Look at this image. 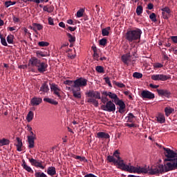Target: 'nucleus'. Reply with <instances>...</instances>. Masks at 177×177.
<instances>
[{"label": "nucleus", "mask_w": 177, "mask_h": 177, "mask_svg": "<svg viewBox=\"0 0 177 177\" xmlns=\"http://www.w3.org/2000/svg\"><path fill=\"white\" fill-rule=\"evenodd\" d=\"M66 35L70 42L75 41L76 38L75 37H73V35H71V33H66Z\"/></svg>", "instance_id": "nucleus-39"}, {"label": "nucleus", "mask_w": 177, "mask_h": 177, "mask_svg": "<svg viewBox=\"0 0 177 177\" xmlns=\"http://www.w3.org/2000/svg\"><path fill=\"white\" fill-rule=\"evenodd\" d=\"M125 125L127 127H135V124H133V122H132V123H130V124L127 123V124H125Z\"/></svg>", "instance_id": "nucleus-60"}, {"label": "nucleus", "mask_w": 177, "mask_h": 177, "mask_svg": "<svg viewBox=\"0 0 177 177\" xmlns=\"http://www.w3.org/2000/svg\"><path fill=\"white\" fill-rule=\"evenodd\" d=\"M84 12V8H80V10H77V17H83Z\"/></svg>", "instance_id": "nucleus-36"}, {"label": "nucleus", "mask_w": 177, "mask_h": 177, "mask_svg": "<svg viewBox=\"0 0 177 177\" xmlns=\"http://www.w3.org/2000/svg\"><path fill=\"white\" fill-rule=\"evenodd\" d=\"M158 94L159 95H165L166 97H169L171 92L170 91H167V88H158Z\"/></svg>", "instance_id": "nucleus-16"}, {"label": "nucleus", "mask_w": 177, "mask_h": 177, "mask_svg": "<svg viewBox=\"0 0 177 177\" xmlns=\"http://www.w3.org/2000/svg\"><path fill=\"white\" fill-rule=\"evenodd\" d=\"M106 84H108V85L109 86V87H112V84L110 80V78L109 77H106L104 78Z\"/></svg>", "instance_id": "nucleus-47"}, {"label": "nucleus", "mask_w": 177, "mask_h": 177, "mask_svg": "<svg viewBox=\"0 0 177 177\" xmlns=\"http://www.w3.org/2000/svg\"><path fill=\"white\" fill-rule=\"evenodd\" d=\"M48 22L50 26H55V21L53 17H48Z\"/></svg>", "instance_id": "nucleus-45"}, {"label": "nucleus", "mask_w": 177, "mask_h": 177, "mask_svg": "<svg viewBox=\"0 0 177 177\" xmlns=\"http://www.w3.org/2000/svg\"><path fill=\"white\" fill-rule=\"evenodd\" d=\"M86 85H88V80L86 78L80 77V78H77L76 80H75V91H73L75 97L81 99V87H86Z\"/></svg>", "instance_id": "nucleus-5"}, {"label": "nucleus", "mask_w": 177, "mask_h": 177, "mask_svg": "<svg viewBox=\"0 0 177 177\" xmlns=\"http://www.w3.org/2000/svg\"><path fill=\"white\" fill-rule=\"evenodd\" d=\"M149 87L151 88H156L157 92H158V87H160V85H154L153 84H149Z\"/></svg>", "instance_id": "nucleus-51"}, {"label": "nucleus", "mask_w": 177, "mask_h": 177, "mask_svg": "<svg viewBox=\"0 0 177 177\" xmlns=\"http://www.w3.org/2000/svg\"><path fill=\"white\" fill-rule=\"evenodd\" d=\"M29 162H30L31 165L33 167H37V168H41V169H44L45 167L42 165L41 162H39L38 160L34 158H28Z\"/></svg>", "instance_id": "nucleus-13"}, {"label": "nucleus", "mask_w": 177, "mask_h": 177, "mask_svg": "<svg viewBox=\"0 0 177 177\" xmlns=\"http://www.w3.org/2000/svg\"><path fill=\"white\" fill-rule=\"evenodd\" d=\"M151 80H155V81L165 82L166 80H171V75H163V74L151 75Z\"/></svg>", "instance_id": "nucleus-9"}, {"label": "nucleus", "mask_w": 177, "mask_h": 177, "mask_svg": "<svg viewBox=\"0 0 177 177\" xmlns=\"http://www.w3.org/2000/svg\"><path fill=\"white\" fill-rule=\"evenodd\" d=\"M141 97H142V99H154L155 94L150 91H142Z\"/></svg>", "instance_id": "nucleus-11"}, {"label": "nucleus", "mask_w": 177, "mask_h": 177, "mask_svg": "<svg viewBox=\"0 0 177 177\" xmlns=\"http://www.w3.org/2000/svg\"><path fill=\"white\" fill-rule=\"evenodd\" d=\"M173 111H174V108H168V107L165 108V112L166 116H169V115H171V113H173Z\"/></svg>", "instance_id": "nucleus-32"}, {"label": "nucleus", "mask_w": 177, "mask_h": 177, "mask_svg": "<svg viewBox=\"0 0 177 177\" xmlns=\"http://www.w3.org/2000/svg\"><path fill=\"white\" fill-rule=\"evenodd\" d=\"M128 177H140V176H136L135 174H129Z\"/></svg>", "instance_id": "nucleus-64"}, {"label": "nucleus", "mask_w": 177, "mask_h": 177, "mask_svg": "<svg viewBox=\"0 0 177 177\" xmlns=\"http://www.w3.org/2000/svg\"><path fill=\"white\" fill-rule=\"evenodd\" d=\"M103 94L104 95H109L111 99H114L116 104L119 106V113H124L126 108L125 102L122 100H120L117 94H115L114 92H107V91H103Z\"/></svg>", "instance_id": "nucleus-6"}, {"label": "nucleus", "mask_w": 177, "mask_h": 177, "mask_svg": "<svg viewBox=\"0 0 177 177\" xmlns=\"http://www.w3.org/2000/svg\"><path fill=\"white\" fill-rule=\"evenodd\" d=\"M33 118H34V112L30 111L28 113V115L26 116V120L28 121V122H31Z\"/></svg>", "instance_id": "nucleus-27"}, {"label": "nucleus", "mask_w": 177, "mask_h": 177, "mask_svg": "<svg viewBox=\"0 0 177 177\" xmlns=\"http://www.w3.org/2000/svg\"><path fill=\"white\" fill-rule=\"evenodd\" d=\"M95 48H96L95 45H93L92 48L93 50V57H95Z\"/></svg>", "instance_id": "nucleus-62"}, {"label": "nucleus", "mask_w": 177, "mask_h": 177, "mask_svg": "<svg viewBox=\"0 0 177 177\" xmlns=\"http://www.w3.org/2000/svg\"><path fill=\"white\" fill-rule=\"evenodd\" d=\"M99 56H100V55H99L98 52H97V47H95V57H94V58H95V59H98Z\"/></svg>", "instance_id": "nucleus-54"}, {"label": "nucleus", "mask_w": 177, "mask_h": 177, "mask_svg": "<svg viewBox=\"0 0 177 177\" xmlns=\"http://www.w3.org/2000/svg\"><path fill=\"white\" fill-rule=\"evenodd\" d=\"M45 101L46 102H50V104H54V105L58 104V101H56L55 100H52L51 97H45Z\"/></svg>", "instance_id": "nucleus-31"}, {"label": "nucleus", "mask_w": 177, "mask_h": 177, "mask_svg": "<svg viewBox=\"0 0 177 177\" xmlns=\"http://www.w3.org/2000/svg\"><path fill=\"white\" fill-rule=\"evenodd\" d=\"M55 7H53V5H46L45 6V11L46 12H53Z\"/></svg>", "instance_id": "nucleus-33"}, {"label": "nucleus", "mask_w": 177, "mask_h": 177, "mask_svg": "<svg viewBox=\"0 0 177 177\" xmlns=\"http://www.w3.org/2000/svg\"><path fill=\"white\" fill-rule=\"evenodd\" d=\"M142 32L140 28H136V30H129L125 34V38L128 41H134L135 39H140Z\"/></svg>", "instance_id": "nucleus-7"}, {"label": "nucleus", "mask_w": 177, "mask_h": 177, "mask_svg": "<svg viewBox=\"0 0 177 177\" xmlns=\"http://www.w3.org/2000/svg\"><path fill=\"white\" fill-rule=\"evenodd\" d=\"M131 54H123V55H122L121 59L122 61L123 62H124V64H129V62H131Z\"/></svg>", "instance_id": "nucleus-19"}, {"label": "nucleus", "mask_w": 177, "mask_h": 177, "mask_svg": "<svg viewBox=\"0 0 177 177\" xmlns=\"http://www.w3.org/2000/svg\"><path fill=\"white\" fill-rule=\"evenodd\" d=\"M38 45L39 46H45V41H39Z\"/></svg>", "instance_id": "nucleus-61"}, {"label": "nucleus", "mask_w": 177, "mask_h": 177, "mask_svg": "<svg viewBox=\"0 0 177 177\" xmlns=\"http://www.w3.org/2000/svg\"><path fill=\"white\" fill-rule=\"evenodd\" d=\"M59 26H60L61 28H66V24L65 23H64L63 21H60V23H59Z\"/></svg>", "instance_id": "nucleus-56"}, {"label": "nucleus", "mask_w": 177, "mask_h": 177, "mask_svg": "<svg viewBox=\"0 0 177 177\" xmlns=\"http://www.w3.org/2000/svg\"><path fill=\"white\" fill-rule=\"evenodd\" d=\"M47 174H49V176H55L56 174V167H53V166L48 167Z\"/></svg>", "instance_id": "nucleus-25"}, {"label": "nucleus", "mask_w": 177, "mask_h": 177, "mask_svg": "<svg viewBox=\"0 0 177 177\" xmlns=\"http://www.w3.org/2000/svg\"><path fill=\"white\" fill-rule=\"evenodd\" d=\"M75 158L77 160H80L81 162H88L87 158L86 157H81L80 155H76Z\"/></svg>", "instance_id": "nucleus-42"}, {"label": "nucleus", "mask_w": 177, "mask_h": 177, "mask_svg": "<svg viewBox=\"0 0 177 177\" xmlns=\"http://www.w3.org/2000/svg\"><path fill=\"white\" fill-rule=\"evenodd\" d=\"M138 169L137 174H160L165 171V167L163 164H157L156 165H153L151 169L149 167H136Z\"/></svg>", "instance_id": "nucleus-4"}, {"label": "nucleus", "mask_w": 177, "mask_h": 177, "mask_svg": "<svg viewBox=\"0 0 177 177\" xmlns=\"http://www.w3.org/2000/svg\"><path fill=\"white\" fill-rule=\"evenodd\" d=\"M115 85H117L118 87L123 88L125 87V84L121 83V82H115Z\"/></svg>", "instance_id": "nucleus-50"}, {"label": "nucleus", "mask_w": 177, "mask_h": 177, "mask_svg": "<svg viewBox=\"0 0 177 177\" xmlns=\"http://www.w3.org/2000/svg\"><path fill=\"white\" fill-rule=\"evenodd\" d=\"M101 97L100 92L99 91H88V92H86V95L88 96L87 102H92V104L95 106V107H98L99 102L97 99H101V102H103L102 106H106L107 104L108 97L107 95L103 94Z\"/></svg>", "instance_id": "nucleus-3"}, {"label": "nucleus", "mask_w": 177, "mask_h": 177, "mask_svg": "<svg viewBox=\"0 0 177 177\" xmlns=\"http://www.w3.org/2000/svg\"><path fill=\"white\" fill-rule=\"evenodd\" d=\"M172 41L174 42V44H177V36L176 37H171Z\"/></svg>", "instance_id": "nucleus-58"}, {"label": "nucleus", "mask_w": 177, "mask_h": 177, "mask_svg": "<svg viewBox=\"0 0 177 177\" xmlns=\"http://www.w3.org/2000/svg\"><path fill=\"white\" fill-rule=\"evenodd\" d=\"M29 64H30L32 67H37L39 73H44L45 71V63L41 62V60L35 57H32L29 60Z\"/></svg>", "instance_id": "nucleus-8"}, {"label": "nucleus", "mask_w": 177, "mask_h": 177, "mask_svg": "<svg viewBox=\"0 0 177 177\" xmlns=\"http://www.w3.org/2000/svg\"><path fill=\"white\" fill-rule=\"evenodd\" d=\"M136 118L135 117V115H133V113H129L127 115V117H126V120H127V122H128L129 124V122H134V119Z\"/></svg>", "instance_id": "nucleus-26"}, {"label": "nucleus", "mask_w": 177, "mask_h": 177, "mask_svg": "<svg viewBox=\"0 0 177 177\" xmlns=\"http://www.w3.org/2000/svg\"><path fill=\"white\" fill-rule=\"evenodd\" d=\"M50 89L53 92V94L55 95H57V97L61 98L62 95L60 94L61 88L57 85L56 84H51L50 85Z\"/></svg>", "instance_id": "nucleus-12"}, {"label": "nucleus", "mask_w": 177, "mask_h": 177, "mask_svg": "<svg viewBox=\"0 0 177 177\" xmlns=\"http://www.w3.org/2000/svg\"><path fill=\"white\" fill-rule=\"evenodd\" d=\"M84 177H97V176H95V174H85Z\"/></svg>", "instance_id": "nucleus-57"}, {"label": "nucleus", "mask_w": 177, "mask_h": 177, "mask_svg": "<svg viewBox=\"0 0 177 177\" xmlns=\"http://www.w3.org/2000/svg\"><path fill=\"white\" fill-rule=\"evenodd\" d=\"M29 28H30V30H33L35 32H37V30L39 31L42 30V28H44V26H42L41 24L33 23L32 24V26H29Z\"/></svg>", "instance_id": "nucleus-20"}, {"label": "nucleus", "mask_w": 177, "mask_h": 177, "mask_svg": "<svg viewBox=\"0 0 177 177\" xmlns=\"http://www.w3.org/2000/svg\"><path fill=\"white\" fill-rule=\"evenodd\" d=\"M36 56L39 59H41V57H45V51L38 50L36 51Z\"/></svg>", "instance_id": "nucleus-30"}, {"label": "nucleus", "mask_w": 177, "mask_h": 177, "mask_svg": "<svg viewBox=\"0 0 177 177\" xmlns=\"http://www.w3.org/2000/svg\"><path fill=\"white\" fill-rule=\"evenodd\" d=\"M101 109L104 110V111H115L116 106L115 102L113 101L106 102V104L105 106H101Z\"/></svg>", "instance_id": "nucleus-10"}, {"label": "nucleus", "mask_w": 177, "mask_h": 177, "mask_svg": "<svg viewBox=\"0 0 177 177\" xmlns=\"http://www.w3.org/2000/svg\"><path fill=\"white\" fill-rule=\"evenodd\" d=\"M16 140L17 142V143L15 145V146H17V151H21V147H23V142L19 137H17Z\"/></svg>", "instance_id": "nucleus-24"}, {"label": "nucleus", "mask_w": 177, "mask_h": 177, "mask_svg": "<svg viewBox=\"0 0 177 177\" xmlns=\"http://www.w3.org/2000/svg\"><path fill=\"white\" fill-rule=\"evenodd\" d=\"M64 84L65 85L71 86V91L75 97L74 91H75V80H64Z\"/></svg>", "instance_id": "nucleus-17"}, {"label": "nucleus", "mask_w": 177, "mask_h": 177, "mask_svg": "<svg viewBox=\"0 0 177 177\" xmlns=\"http://www.w3.org/2000/svg\"><path fill=\"white\" fill-rule=\"evenodd\" d=\"M67 23L68 24H73L74 21L73 19H68Z\"/></svg>", "instance_id": "nucleus-63"}, {"label": "nucleus", "mask_w": 177, "mask_h": 177, "mask_svg": "<svg viewBox=\"0 0 177 177\" xmlns=\"http://www.w3.org/2000/svg\"><path fill=\"white\" fill-rule=\"evenodd\" d=\"M22 162L21 167L24 168V169H25V171H27V172H31L32 174L34 172L32 169H31L30 166L27 165L26 160H22Z\"/></svg>", "instance_id": "nucleus-22"}, {"label": "nucleus", "mask_w": 177, "mask_h": 177, "mask_svg": "<svg viewBox=\"0 0 177 177\" xmlns=\"http://www.w3.org/2000/svg\"><path fill=\"white\" fill-rule=\"evenodd\" d=\"M97 138L100 139H109L110 134L107 133V132H97Z\"/></svg>", "instance_id": "nucleus-21"}, {"label": "nucleus", "mask_w": 177, "mask_h": 177, "mask_svg": "<svg viewBox=\"0 0 177 177\" xmlns=\"http://www.w3.org/2000/svg\"><path fill=\"white\" fill-rule=\"evenodd\" d=\"M153 68H163V64L162 62H154Z\"/></svg>", "instance_id": "nucleus-44"}, {"label": "nucleus", "mask_w": 177, "mask_h": 177, "mask_svg": "<svg viewBox=\"0 0 177 177\" xmlns=\"http://www.w3.org/2000/svg\"><path fill=\"white\" fill-rule=\"evenodd\" d=\"M156 118L158 122H159V124H165V122H166V118L163 113H159Z\"/></svg>", "instance_id": "nucleus-23"}, {"label": "nucleus", "mask_w": 177, "mask_h": 177, "mask_svg": "<svg viewBox=\"0 0 177 177\" xmlns=\"http://www.w3.org/2000/svg\"><path fill=\"white\" fill-rule=\"evenodd\" d=\"M39 92L40 95H45V83L42 84V86H41Z\"/></svg>", "instance_id": "nucleus-43"}, {"label": "nucleus", "mask_w": 177, "mask_h": 177, "mask_svg": "<svg viewBox=\"0 0 177 177\" xmlns=\"http://www.w3.org/2000/svg\"><path fill=\"white\" fill-rule=\"evenodd\" d=\"M107 44V39L106 38H102L100 40V45H106Z\"/></svg>", "instance_id": "nucleus-46"}, {"label": "nucleus", "mask_w": 177, "mask_h": 177, "mask_svg": "<svg viewBox=\"0 0 177 177\" xmlns=\"http://www.w3.org/2000/svg\"><path fill=\"white\" fill-rule=\"evenodd\" d=\"M133 77H134V78H142L143 77V75L142 73H139V72L138 71H135L133 74Z\"/></svg>", "instance_id": "nucleus-41"}, {"label": "nucleus", "mask_w": 177, "mask_h": 177, "mask_svg": "<svg viewBox=\"0 0 177 177\" xmlns=\"http://www.w3.org/2000/svg\"><path fill=\"white\" fill-rule=\"evenodd\" d=\"M164 153L166 157L165 158V162H167L165 166V170L174 171V169H177V152L171 150V148H164Z\"/></svg>", "instance_id": "nucleus-2"}, {"label": "nucleus", "mask_w": 177, "mask_h": 177, "mask_svg": "<svg viewBox=\"0 0 177 177\" xmlns=\"http://www.w3.org/2000/svg\"><path fill=\"white\" fill-rule=\"evenodd\" d=\"M10 143V141L8 139L3 138L0 140V147L8 146Z\"/></svg>", "instance_id": "nucleus-29"}, {"label": "nucleus", "mask_w": 177, "mask_h": 177, "mask_svg": "<svg viewBox=\"0 0 177 177\" xmlns=\"http://www.w3.org/2000/svg\"><path fill=\"white\" fill-rule=\"evenodd\" d=\"M161 10L163 19H169L171 12V8L169 7H163V8H161Z\"/></svg>", "instance_id": "nucleus-15"}, {"label": "nucleus", "mask_w": 177, "mask_h": 177, "mask_svg": "<svg viewBox=\"0 0 177 177\" xmlns=\"http://www.w3.org/2000/svg\"><path fill=\"white\" fill-rule=\"evenodd\" d=\"M95 69L98 73H104V71L103 66H96Z\"/></svg>", "instance_id": "nucleus-49"}, {"label": "nucleus", "mask_w": 177, "mask_h": 177, "mask_svg": "<svg viewBox=\"0 0 177 177\" xmlns=\"http://www.w3.org/2000/svg\"><path fill=\"white\" fill-rule=\"evenodd\" d=\"M12 20L14 23H19V21H20V19L16 17L15 16H13Z\"/></svg>", "instance_id": "nucleus-53"}, {"label": "nucleus", "mask_w": 177, "mask_h": 177, "mask_svg": "<svg viewBox=\"0 0 177 177\" xmlns=\"http://www.w3.org/2000/svg\"><path fill=\"white\" fill-rule=\"evenodd\" d=\"M154 5L153 3H148L147 8H149V10H151L152 8H153Z\"/></svg>", "instance_id": "nucleus-55"}, {"label": "nucleus", "mask_w": 177, "mask_h": 177, "mask_svg": "<svg viewBox=\"0 0 177 177\" xmlns=\"http://www.w3.org/2000/svg\"><path fill=\"white\" fill-rule=\"evenodd\" d=\"M1 44L3 46H8V43L6 42V39L2 37V35H0Z\"/></svg>", "instance_id": "nucleus-38"}, {"label": "nucleus", "mask_w": 177, "mask_h": 177, "mask_svg": "<svg viewBox=\"0 0 177 177\" xmlns=\"http://www.w3.org/2000/svg\"><path fill=\"white\" fill-rule=\"evenodd\" d=\"M111 27L108 26L107 28H103L102 33L103 37H108L109 35Z\"/></svg>", "instance_id": "nucleus-28"}, {"label": "nucleus", "mask_w": 177, "mask_h": 177, "mask_svg": "<svg viewBox=\"0 0 177 177\" xmlns=\"http://www.w3.org/2000/svg\"><path fill=\"white\" fill-rule=\"evenodd\" d=\"M142 12H143V7L142 6V5H138L136 8L137 15H140L141 14H142Z\"/></svg>", "instance_id": "nucleus-34"}, {"label": "nucleus", "mask_w": 177, "mask_h": 177, "mask_svg": "<svg viewBox=\"0 0 177 177\" xmlns=\"http://www.w3.org/2000/svg\"><path fill=\"white\" fill-rule=\"evenodd\" d=\"M149 19H151V21L153 22H157V15L155 14V12H152L149 15Z\"/></svg>", "instance_id": "nucleus-35"}, {"label": "nucleus", "mask_w": 177, "mask_h": 177, "mask_svg": "<svg viewBox=\"0 0 177 177\" xmlns=\"http://www.w3.org/2000/svg\"><path fill=\"white\" fill-rule=\"evenodd\" d=\"M35 177H45V174L44 172H36L35 174Z\"/></svg>", "instance_id": "nucleus-48"}, {"label": "nucleus", "mask_w": 177, "mask_h": 177, "mask_svg": "<svg viewBox=\"0 0 177 177\" xmlns=\"http://www.w3.org/2000/svg\"><path fill=\"white\" fill-rule=\"evenodd\" d=\"M15 38V36L13 35H10L7 37V41L8 44H13V39Z\"/></svg>", "instance_id": "nucleus-40"}, {"label": "nucleus", "mask_w": 177, "mask_h": 177, "mask_svg": "<svg viewBox=\"0 0 177 177\" xmlns=\"http://www.w3.org/2000/svg\"><path fill=\"white\" fill-rule=\"evenodd\" d=\"M107 160L109 162H113V164H118V169H121L122 171L128 172L138 171L137 167H135L134 165H128L124 163V160L121 159L119 150H115L113 155H108Z\"/></svg>", "instance_id": "nucleus-1"}, {"label": "nucleus", "mask_w": 177, "mask_h": 177, "mask_svg": "<svg viewBox=\"0 0 177 177\" xmlns=\"http://www.w3.org/2000/svg\"><path fill=\"white\" fill-rule=\"evenodd\" d=\"M24 32H25V35H28V37H31V33L28 32V29L26 28H24Z\"/></svg>", "instance_id": "nucleus-52"}, {"label": "nucleus", "mask_w": 177, "mask_h": 177, "mask_svg": "<svg viewBox=\"0 0 177 177\" xmlns=\"http://www.w3.org/2000/svg\"><path fill=\"white\" fill-rule=\"evenodd\" d=\"M30 103L32 106H39L42 103V98L34 97L31 99Z\"/></svg>", "instance_id": "nucleus-18"}, {"label": "nucleus", "mask_w": 177, "mask_h": 177, "mask_svg": "<svg viewBox=\"0 0 177 177\" xmlns=\"http://www.w3.org/2000/svg\"><path fill=\"white\" fill-rule=\"evenodd\" d=\"M6 8H9L13 5H16V1H8L4 3Z\"/></svg>", "instance_id": "nucleus-37"}, {"label": "nucleus", "mask_w": 177, "mask_h": 177, "mask_svg": "<svg viewBox=\"0 0 177 177\" xmlns=\"http://www.w3.org/2000/svg\"><path fill=\"white\" fill-rule=\"evenodd\" d=\"M27 131H28V132H31L32 131V127L29 124L27 125Z\"/></svg>", "instance_id": "nucleus-59"}, {"label": "nucleus", "mask_w": 177, "mask_h": 177, "mask_svg": "<svg viewBox=\"0 0 177 177\" xmlns=\"http://www.w3.org/2000/svg\"><path fill=\"white\" fill-rule=\"evenodd\" d=\"M30 133L31 136H28V142L29 143L28 147L29 149H33L35 146V142L34 139H35V134H34V132L30 131Z\"/></svg>", "instance_id": "nucleus-14"}]
</instances>
